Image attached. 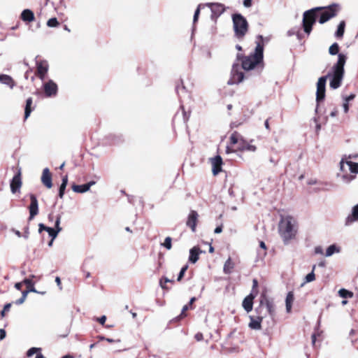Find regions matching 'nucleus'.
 I'll return each mask as SVG.
<instances>
[{"instance_id":"obj_5","label":"nucleus","mask_w":358,"mask_h":358,"mask_svg":"<svg viewBox=\"0 0 358 358\" xmlns=\"http://www.w3.org/2000/svg\"><path fill=\"white\" fill-rule=\"evenodd\" d=\"M235 35L238 38H243L248 31V24L246 19L239 13L232 16Z\"/></svg>"},{"instance_id":"obj_16","label":"nucleus","mask_w":358,"mask_h":358,"mask_svg":"<svg viewBox=\"0 0 358 358\" xmlns=\"http://www.w3.org/2000/svg\"><path fill=\"white\" fill-rule=\"evenodd\" d=\"M256 294H254L252 292H251L243 299L242 306L247 313L252 311L253 307V300Z\"/></svg>"},{"instance_id":"obj_58","label":"nucleus","mask_w":358,"mask_h":358,"mask_svg":"<svg viewBox=\"0 0 358 358\" xmlns=\"http://www.w3.org/2000/svg\"><path fill=\"white\" fill-rule=\"evenodd\" d=\"M67 184H68V176H64L62 178V185H67Z\"/></svg>"},{"instance_id":"obj_23","label":"nucleus","mask_w":358,"mask_h":358,"mask_svg":"<svg viewBox=\"0 0 358 358\" xmlns=\"http://www.w3.org/2000/svg\"><path fill=\"white\" fill-rule=\"evenodd\" d=\"M0 83L8 86L10 89H13L15 85L12 77L6 74H0Z\"/></svg>"},{"instance_id":"obj_63","label":"nucleus","mask_w":358,"mask_h":358,"mask_svg":"<svg viewBox=\"0 0 358 358\" xmlns=\"http://www.w3.org/2000/svg\"><path fill=\"white\" fill-rule=\"evenodd\" d=\"M337 113H338V111L335 108L332 112H331L330 113V116L331 117H336L337 115Z\"/></svg>"},{"instance_id":"obj_3","label":"nucleus","mask_w":358,"mask_h":358,"mask_svg":"<svg viewBox=\"0 0 358 358\" xmlns=\"http://www.w3.org/2000/svg\"><path fill=\"white\" fill-rule=\"evenodd\" d=\"M278 231L280 237L285 244H288L291 240L294 239L297 233V222L292 216H285L281 218Z\"/></svg>"},{"instance_id":"obj_60","label":"nucleus","mask_w":358,"mask_h":358,"mask_svg":"<svg viewBox=\"0 0 358 358\" xmlns=\"http://www.w3.org/2000/svg\"><path fill=\"white\" fill-rule=\"evenodd\" d=\"M252 291L257 287L258 285V282L256 279H254L252 280Z\"/></svg>"},{"instance_id":"obj_28","label":"nucleus","mask_w":358,"mask_h":358,"mask_svg":"<svg viewBox=\"0 0 358 358\" xmlns=\"http://www.w3.org/2000/svg\"><path fill=\"white\" fill-rule=\"evenodd\" d=\"M33 100L31 97H29L26 101V106L24 109V119H27L32 111Z\"/></svg>"},{"instance_id":"obj_31","label":"nucleus","mask_w":358,"mask_h":358,"mask_svg":"<svg viewBox=\"0 0 358 358\" xmlns=\"http://www.w3.org/2000/svg\"><path fill=\"white\" fill-rule=\"evenodd\" d=\"M241 138H243L239 133L237 131H234L231 134L230 136V143L231 145L238 144V145L241 143Z\"/></svg>"},{"instance_id":"obj_43","label":"nucleus","mask_w":358,"mask_h":358,"mask_svg":"<svg viewBox=\"0 0 358 358\" xmlns=\"http://www.w3.org/2000/svg\"><path fill=\"white\" fill-rule=\"evenodd\" d=\"M188 268V265H185L180 270L179 274H178V278H177V280L178 281H180L181 280V279L183 278L184 275H185V271H187V269Z\"/></svg>"},{"instance_id":"obj_55","label":"nucleus","mask_w":358,"mask_h":358,"mask_svg":"<svg viewBox=\"0 0 358 358\" xmlns=\"http://www.w3.org/2000/svg\"><path fill=\"white\" fill-rule=\"evenodd\" d=\"M25 300H26V299L24 297L21 296L19 299H17L15 301V303L17 304V305H20V304L23 303Z\"/></svg>"},{"instance_id":"obj_49","label":"nucleus","mask_w":358,"mask_h":358,"mask_svg":"<svg viewBox=\"0 0 358 358\" xmlns=\"http://www.w3.org/2000/svg\"><path fill=\"white\" fill-rule=\"evenodd\" d=\"M343 108L345 113H348L349 111V103L343 101Z\"/></svg>"},{"instance_id":"obj_25","label":"nucleus","mask_w":358,"mask_h":358,"mask_svg":"<svg viewBox=\"0 0 358 358\" xmlns=\"http://www.w3.org/2000/svg\"><path fill=\"white\" fill-rule=\"evenodd\" d=\"M341 252V248L336 244L329 245L326 250L325 257H329L332 256L335 253H339Z\"/></svg>"},{"instance_id":"obj_7","label":"nucleus","mask_w":358,"mask_h":358,"mask_svg":"<svg viewBox=\"0 0 358 358\" xmlns=\"http://www.w3.org/2000/svg\"><path fill=\"white\" fill-rule=\"evenodd\" d=\"M336 9L335 6H329L327 10L320 13L319 22L324 24L336 15Z\"/></svg>"},{"instance_id":"obj_8","label":"nucleus","mask_w":358,"mask_h":358,"mask_svg":"<svg viewBox=\"0 0 358 358\" xmlns=\"http://www.w3.org/2000/svg\"><path fill=\"white\" fill-rule=\"evenodd\" d=\"M206 6L210 8L211 18L214 20L220 16L225 10L224 5L218 3H208Z\"/></svg>"},{"instance_id":"obj_30","label":"nucleus","mask_w":358,"mask_h":358,"mask_svg":"<svg viewBox=\"0 0 358 358\" xmlns=\"http://www.w3.org/2000/svg\"><path fill=\"white\" fill-rule=\"evenodd\" d=\"M234 267V264L232 262L231 259L229 257L225 262L223 271L226 274H229L231 273L233 268Z\"/></svg>"},{"instance_id":"obj_36","label":"nucleus","mask_w":358,"mask_h":358,"mask_svg":"<svg viewBox=\"0 0 358 358\" xmlns=\"http://www.w3.org/2000/svg\"><path fill=\"white\" fill-rule=\"evenodd\" d=\"M338 51H339V46H338V43H333L329 47V52L331 55H337L338 53Z\"/></svg>"},{"instance_id":"obj_56","label":"nucleus","mask_w":358,"mask_h":358,"mask_svg":"<svg viewBox=\"0 0 358 358\" xmlns=\"http://www.w3.org/2000/svg\"><path fill=\"white\" fill-rule=\"evenodd\" d=\"M6 337V331L4 329H0V341L3 340Z\"/></svg>"},{"instance_id":"obj_41","label":"nucleus","mask_w":358,"mask_h":358,"mask_svg":"<svg viewBox=\"0 0 358 358\" xmlns=\"http://www.w3.org/2000/svg\"><path fill=\"white\" fill-rule=\"evenodd\" d=\"M41 351V348H31L30 349L28 350L27 352V357H31L34 354L38 352H40Z\"/></svg>"},{"instance_id":"obj_9","label":"nucleus","mask_w":358,"mask_h":358,"mask_svg":"<svg viewBox=\"0 0 358 358\" xmlns=\"http://www.w3.org/2000/svg\"><path fill=\"white\" fill-rule=\"evenodd\" d=\"M36 73L38 77L43 80L48 71L49 65L46 60L36 61Z\"/></svg>"},{"instance_id":"obj_45","label":"nucleus","mask_w":358,"mask_h":358,"mask_svg":"<svg viewBox=\"0 0 358 358\" xmlns=\"http://www.w3.org/2000/svg\"><path fill=\"white\" fill-rule=\"evenodd\" d=\"M259 246L263 250V252L262 253L259 252V255H260L262 257H264L266 255V245H265L264 242L261 241L260 243H259Z\"/></svg>"},{"instance_id":"obj_17","label":"nucleus","mask_w":358,"mask_h":358,"mask_svg":"<svg viewBox=\"0 0 358 358\" xmlns=\"http://www.w3.org/2000/svg\"><path fill=\"white\" fill-rule=\"evenodd\" d=\"M198 213L195 210H192L188 216L187 220V225L191 228L192 231H195L196 230V226L198 219Z\"/></svg>"},{"instance_id":"obj_14","label":"nucleus","mask_w":358,"mask_h":358,"mask_svg":"<svg viewBox=\"0 0 358 358\" xmlns=\"http://www.w3.org/2000/svg\"><path fill=\"white\" fill-rule=\"evenodd\" d=\"M212 171L216 176L222 171V159L220 155L211 159Z\"/></svg>"},{"instance_id":"obj_33","label":"nucleus","mask_w":358,"mask_h":358,"mask_svg":"<svg viewBox=\"0 0 358 358\" xmlns=\"http://www.w3.org/2000/svg\"><path fill=\"white\" fill-rule=\"evenodd\" d=\"M345 24L344 21H341L339 23V24L338 26L337 31L336 32V37L341 38L343 36L344 31H345Z\"/></svg>"},{"instance_id":"obj_42","label":"nucleus","mask_w":358,"mask_h":358,"mask_svg":"<svg viewBox=\"0 0 358 358\" xmlns=\"http://www.w3.org/2000/svg\"><path fill=\"white\" fill-rule=\"evenodd\" d=\"M60 222H61V216L58 215L55 220V230H57L59 232H60L62 229V227H60Z\"/></svg>"},{"instance_id":"obj_35","label":"nucleus","mask_w":358,"mask_h":358,"mask_svg":"<svg viewBox=\"0 0 358 358\" xmlns=\"http://www.w3.org/2000/svg\"><path fill=\"white\" fill-rule=\"evenodd\" d=\"M339 295L343 298H351L353 296V293L345 289H341L338 292Z\"/></svg>"},{"instance_id":"obj_40","label":"nucleus","mask_w":358,"mask_h":358,"mask_svg":"<svg viewBox=\"0 0 358 358\" xmlns=\"http://www.w3.org/2000/svg\"><path fill=\"white\" fill-rule=\"evenodd\" d=\"M171 237H166L164 240V242L162 243V245L165 247L167 250H171L172 245H171Z\"/></svg>"},{"instance_id":"obj_15","label":"nucleus","mask_w":358,"mask_h":358,"mask_svg":"<svg viewBox=\"0 0 358 358\" xmlns=\"http://www.w3.org/2000/svg\"><path fill=\"white\" fill-rule=\"evenodd\" d=\"M41 182L48 189L52 187V176L48 168H45L43 170Z\"/></svg>"},{"instance_id":"obj_62","label":"nucleus","mask_w":358,"mask_h":358,"mask_svg":"<svg viewBox=\"0 0 358 358\" xmlns=\"http://www.w3.org/2000/svg\"><path fill=\"white\" fill-rule=\"evenodd\" d=\"M159 285L164 289H167L166 286L163 282V279H160V280H159Z\"/></svg>"},{"instance_id":"obj_2","label":"nucleus","mask_w":358,"mask_h":358,"mask_svg":"<svg viewBox=\"0 0 358 358\" xmlns=\"http://www.w3.org/2000/svg\"><path fill=\"white\" fill-rule=\"evenodd\" d=\"M346 62V56L342 53L338 54L337 62L332 66L331 71L324 76L318 79L317 83L316 101L320 102L325 97L326 82L330 78L329 87L336 90L341 85L344 77V66Z\"/></svg>"},{"instance_id":"obj_38","label":"nucleus","mask_w":358,"mask_h":358,"mask_svg":"<svg viewBox=\"0 0 358 358\" xmlns=\"http://www.w3.org/2000/svg\"><path fill=\"white\" fill-rule=\"evenodd\" d=\"M47 25L49 27H56L59 25V22L56 17H52L48 20Z\"/></svg>"},{"instance_id":"obj_26","label":"nucleus","mask_w":358,"mask_h":358,"mask_svg":"<svg viewBox=\"0 0 358 358\" xmlns=\"http://www.w3.org/2000/svg\"><path fill=\"white\" fill-rule=\"evenodd\" d=\"M337 177L341 178L342 181L344 183H347V184L350 183L355 178V175L349 174L348 173H338Z\"/></svg>"},{"instance_id":"obj_12","label":"nucleus","mask_w":358,"mask_h":358,"mask_svg":"<svg viewBox=\"0 0 358 358\" xmlns=\"http://www.w3.org/2000/svg\"><path fill=\"white\" fill-rule=\"evenodd\" d=\"M22 186V180H21V171L20 170L13 176V179L10 181V191L13 194H15L17 192H20V187Z\"/></svg>"},{"instance_id":"obj_1","label":"nucleus","mask_w":358,"mask_h":358,"mask_svg":"<svg viewBox=\"0 0 358 358\" xmlns=\"http://www.w3.org/2000/svg\"><path fill=\"white\" fill-rule=\"evenodd\" d=\"M264 45L260 42L256 43L255 52L248 56H243L237 54V59L241 61V66L239 64H234L231 72V78L227 83L229 85H237L241 83L244 78V73L241 71H250L255 68H263Z\"/></svg>"},{"instance_id":"obj_54","label":"nucleus","mask_w":358,"mask_h":358,"mask_svg":"<svg viewBox=\"0 0 358 358\" xmlns=\"http://www.w3.org/2000/svg\"><path fill=\"white\" fill-rule=\"evenodd\" d=\"M243 6L246 8H249L252 6V0H243Z\"/></svg>"},{"instance_id":"obj_6","label":"nucleus","mask_w":358,"mask_h":358,"mask_svg":"<svg viewBox=\"0 0 358 358\" xmlns=\"http://www.w3.org/2000/svg\"><path fill=\"white\" fill-rule=\"evenodd\" d=\"M43 87L47 97L55 96L57 94L58 86L52 80H49L45 83Z\"/></svg>"},{"instance_id":"obj_51","label":"nucleus","mask_w":358,"mask_h":358,"mask_svg":"<svg viewBox=\"0 0 358 358\" xmlns=\"http://www.w3.org/2000/svg\"><path fill=\"white\" fill-rule=\"evenodd\" d=\"M47 228H48V227H46L45 224L40 223L38 224V232L41 233L43 231H46Z\"/></svg>"},{"instance_id":"obj_4","label":"nucleus","mask_w":358,"mask_h":358,"mask_svg":"<svg viewBox=\"0 0 358 358\" xmlns=\"http://www.w3.org/2000/svg\"><path fill=\"white\" fill-rule=\"evenodd\" d=\"M322 9V7H316L304 12L303 16V27L307 34H310L311 32L312 27L315 22L317 17L319 16V12Z\"/></svg>"},{"instance_id":"obj_19","label":"nucleus","mask_w":358,"mask_h":358,"mask_svg":"<svg viewBox=\"0 0 358 358\" xmlns=\"http://www.w3.org/2000/svg\"><path fill=\"white\" fill-rule=\"evenodd\" d=\"M94 184V181H90L84 185H73L72 186V189L76 193H85L89 191L90 187Z\"/></svg>"},{"instance_id":"obj_34","label":"nucleus","mask_w":358,"mask_h":358,"mask_svg":"<svg viewBox=\"0 0 358 358\" xmlns=\"http://www.w3.org/2000/svg\"><path fill=\"white\" fill-rule=\"evenodd\" d=\"M176 90L179 96L187 92L186 87L184 85L183 81L182 80H180V84L176 86Z\"/></svg>"},{"instance_id":"obj_47","label":"nucleus","mask_w":358,"mask_h":358,"mask_svg":"<svg viewBox=\"0 0 358 358\" xmlns=\"http://www.w3.org/2000/svg\"><path fill=\"white\" fill-rule=\"evenodd\" d=\"M11 307V303H7L4 306L3 309L1 312V315L2 317L5 315V313L9 311L10 308Z\"/></svg>"},{"instance_id":"obj_37","label":"nucleus","mask_w":358,"mask_h":358,"mask_svg":"<svg viewBox=\"0 0 358 358\" xmlns=\"http://www.w3.org/2000/svg\"><path fill=\"white\" fill-rule=\"evenodd\" d=\"M46 231L48 233L51 238H52V240H55L57 238L58 234L59 233V231L55 230V229L49 227L48 228L46 229Z\"/></svg>"},{"instance_id":"obj_24","label":"nucleus","mask_w":358,"mask_h":358,"mask_svg":"<svg viewBox=\"0 0 358 358\" xmlns=\"http://www.w3.org/2000/svg\"><path fill=\"white\" fill-rule=\"evenodd\" d=\"M35 278L36 276L34 275H31L29 278H25L23 280V282L27 286V289H29V291L34 293H40L35 289L34 286V283L33 282L32 279Z\"/></svg>"},{"instance_id":"obj_27","label":"nucleus","mask_w":358,"mask_h":358,"mask_svg":"<svg viewBox=\"0 0 358 358\" xmlns=\"http://www.w3.org/2000/svg\"><path fill=\"white\" fill-rule=\"evenodd\" d=\"M294 299V294L292 292H288L285 299L286 311L289 313L292 309V303Z\"/></svg>"},{"instance_id":"obj_53","label":"nucleus","mask_w":358,"mask_h":358,"mask_svg":"<svg viewBox=\"0 0 358 358\" xmlns=\"http://www.w3.org/2000/svg\"><path fill=\"white\" fill-rule=\"evenodd\" d=\"M98 322L103 325L106 320V317L105 315L101 316V317L97 318Z\"/></svg>"},{"instance_id":"obj_59","label":"nucleus","mask_w":358,"mask_h":358,"mask_svg":"<svg viewBox=\"0 0 358 358\" xmlns=\"http://www.w3.org/2000/svg\"><path fill=\"white\" fill-rule=\"evenodd\" d=\"M23 281L22 282H17L15 283V287L18 289V290H20L21 288H22V284H23Z\"/></svg>"},{"instance_id":"obj_21","label":"nucleus","mask_w":358,"mask_h":358,"mask_svg":"<svg viewBox=\"0 0 358 358\" xmlns=\"http://www.w3.org/2000/svg\"><path fill=\"white\" fill-rule=\"evenodd\" d=\"M201 253H202V250H201L199 248H198V247L192 248L189 250V261L192 264L196 263L198 261V259L199 258V255Z\"/></svg>"},{"instance_id":"obj_29","label":"nucleus","mask_w":358,"mask_h":358,"mask_svg":"<svg viewBox=\"0 0 358 358\" xmlns=\"http://www.w3.org/2000/svg\"><path fill=\"white\" fill-rule=\"evenodd\" d=\"M345 164L351 173L355 175L358 173V163L346 160Z\"/></svg>"},{"instance_id":"obj_10","label":"nucleus","mask_w":358,"mask_h":358,"mask_svg":"<svg viewBox=\"0 0 358 358\" xmlns=\"http://www.w3.org/2000/svg\"><path fill=\"white\" fill-rule=\"evenodd\" d=\"M265 306L268 315L273 317L275 315V306L273 301L268 299L266 295H262L260 307Z\"/></svg>"},{"instance_id":"obj_61","label":"nucleus","mask_w":358,"mask_h":358,"mask_svg":"<svg viewBox=\"0 0 358 358\" xmlns=\"http://www.w3.org/2000/svg\"><path fill=\"white\" fill-rule=\"evenodd\" d=\"M55 282L57 284V285L59 287V289H62L61 280H60L59 277H56Z\"/></svg>"},{"instance_id":"obj_48","label":"nucleus","mask_w":358,"mask_h":358,"mask_svg":"<svg viewBox=\"0 0 358 358\" xmlns=\"http://www.w3.org/2000/svg\"><path fill=\"white\" fill-rule=\"evenodd\" d=\"M355 94H351L348 96L343 97V101L349 103L350 101H352L355 99Z\"/></svg>"},{"instance_id":"obj_22","label":"nucleus","mask_w":358,"mask_h":358,"mask_svg":"<svg viewBox=\"0 0 358 358\" xmlns=\"http://www.w3.org/2000/svg\"><path fill=\"white\" fill-rule=\"evenodd\" d=\"M20 17L24 22H33L35 19L34 13L30 9H24L21 13Z\"/></svg>"},{"instance_id":"obj_39","label":"nucleus","mask_w":358,"mask_h":358,"mask_svg":"<svg viewBox=\"0 0 358 358\" xmlns=\"http://www.w3.org/2000/svg\"><path fill=\"white\" fill-rule=\"evenodd\" d=\"M348 170H349L346 166L345 161L344 158H342V159L340 162V172L341 173H348Z\"/></svg>"},{"instance_id":"obj_13","label":"nucleus","mask_w":358,"mask_h":358,"mask_svg":"<svg viewBox=\"0 0 358 358\" xmlns=\"http://www.w3.org/2000/svg\"><path fill=\"white\" fill-rule=\"evenodd\" d=\"M355 222H358V203L352 207L351 213L345 218V225L350 226Z\"/></svg>"},{"instance_id":"obj_18","label":"nucleus","mask_w":358,"mask_h":358,"mask_svg":"<svg viewBox=\"0 0 358 358\" xmlns=\"http://www.w3.org/2000/svg\"><path fill=\"white\" fill-rule=\"evenodd\" d=\"M239 151H249L255 152L257 150V147L247 142L243 138H241V143L238 146Z\"/></svg>"},{"instance_id":"obj_44","label":"nucleus","mask_w":358,"mask_h":358,"mask_svg":"<svg viewBox=\"0 0 358 358\" xmlns=\"http://www.w3.org/2000/svg\"><path fill=\"white\" fill-rule=\"evenodd\" d=\"M66 187V185L61 184V185L59 187V197L60 199L63 198Z\"/></svg>"},{"instance_id":"obj_11","label":"nucleus","mask_w":358,"mask_h":358,"mask_svg":"<svg viewBox=\"0 0 358 358\" xmlns=\"http://www.w3.org/2000/svg\"><path fill=\"white\" fill-rule=\"evenodd\" d=\"M31 203L29 206V220H31L38 213V203L36 196L33 194L29 195Z\"/></svg>"},{"instance_id":"obj_20","label":"nucleus","mask_w":358,"mask_h":358,"mask_svg":"<svg viewBox=\"0 0 358 358\" xmlns=\"http://www.w3.org/2000/svg\"><path fill=\"white\" fill-rule=\"evenodd\" d=\"M262 319H263V317L258 316L257 317H255L254 316L250 315V322L248 324V327L251 329H255V330L261 329V328H262L261 322L262 321Z\"/></svg>"},{"instance_id":"obj_64","label":"nucleus","mask_w":358,"mask_h":358,"mask_svg":"<svg viewBox=\"0 0 358 358\" xmlns=\"http://www.w3.org/2000/svg\"><path fill=\"white\" fill-rule=\"evenodd\" d=\"M295 33H296V31H295L294 29H291V30H289V31H287V35H288L289 36H292V35L295 34Z\"/></svg>"},{"instance_id":"obj_50","label":"nucleus","mask_w":358,"mask_h":358,"mask_svg":"<svg viewBox=\"0 0 358 358\" xmlns=\"http://www.w3.org/2000/svg\"><path fill=\"white\" fill-rule=\"evenodd\" d=\"M315 253L317 255H323V249L321 246H317L315 248Z\"/></svg>"},{"instance_id":"obj_32","label":"nucleus","mask_w":358,"mask_h":358,"mask_svg":"<svg viewBox=\"0 0 358 358\" xmlns=\"http://www.w3.org/2000/svg\"><path fill=\"white\" fill-rule=\"evenodd\" d=\"M316 266L313 265L312 271L306 275L304 282L302 283L301 286H303L306 283L313 282L315 279V275L314 273V271L315 269Z\"/></svg>"},{"instance_id":"obj_52","label":"nucleus","mask_w":358,"mask_h":358,"mask_svg":"<svg viewBox=\"0 0 358 358\" xmlns=\"http://www.w3.org/2000/svg\"><path fill=\"white\" fill-rule=\"evenodd\" d=\"M195 339L197 341H201L203 340V334L201 333H197L195 334V336H194Z\"/></svg>"},{"instance_id":"obj_57","label":"nucleus","mask_w":358,"mask_h":358,"mask_svg":"<svg viewBox=\"0 0 358 358\" xmlns=\"http://www.w3.org/2000/svg\"><path fill=\"white\" fill-rule=\"evenodd\" d=\"M222 231V225L217 227L215 229V231H214V232H215V234H220V233H221Z\"/></svg>"},{"instance_id":"obj_46","label":"nucleus","mask_w":358,"mask_h":358,"mask_svg":"<svg viewBox=\"0 0 358 358\" xmlns=\"http://www.w3.org/2000/svg\"><path fill=\"white\" fill-rule=\"evenodd\" d=\"M201 5H199L198 8H196V10L194 12V17H193L194 23H195L197 21V20H198L199 15V13H200V8H201Z\"/></svg>"}]
</instances>
